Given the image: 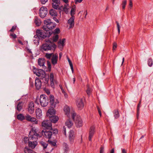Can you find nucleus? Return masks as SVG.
Returning a JSON list of instances; mask_svg holds the SVG:
<instances>
[{"instance_id": "f257e3e1", "label": "nucleus", "mask_w": 153, "mask_h": 153, "mask_svg": "<svg viewBox=\"0 0 153 153\" xmlns=\"http://www.w3.org/2000/svg\"><path fill=\"white\" fill-rule=\"evenodd\" d=\"M41 131L38 128L34 127L32 128V130L29 133V138L30 140L37 141L38 138L41 137Z\"/></svg>"}, {"instance_id": "f03ea898", "label": "nucleus", "mask_w": 153, "mask_h": 153, "mask_svg": "<svg viewBox=\"0 0 153 153\" xmlns=\"http://www.w3.org/2000/svg\"><path fill=\"white\" fill-rule=\"evenodd\" d=\"M44 25L42 27V29L45 31L48 32L55 28L56 24L51 21L50 19H47L44 21Z\"/></svg>"}, {"instance_id": "7ed1b4c3", "label": "nucleus", "mask_w": 153, "mask_h": 153, "mask_svg": "<svg viewBox=\"0 0 153 153\" xmlns=\"http://www.w3.org/2000/svg\"><path fill=\"white\" fill-rule=\"evenodd\" d=\"M52 32H48L46 31H44L37 29L36 32V35H35L34 37L36 38L38 37L40 39H44L46 37H49L51 35Z\"/></svg>"}, {"instance_id": "20e7f679", "label": "nucleus", "mask_w": 153, "mask_h": 153, "mask_svg": "<svg viewBox=\"0 0 153 153\" xmlns=\"http://www.w3.org/2000/svg\"><path fill=\"white\" fill-rule=\"evenodd\" d=\"M56 47V46L54 43L50 42L49 44L46 43L42 44L41 48V50L43 52L54 50Z\"/></svg>"}, {"instance_id": "39448f33", "label": "nucleus", "mask_w": 153, "mask_h": 153, "mask_svg": "<svg viewBox=\"0 0 153 153\" xmlns=\"http://www.w3.org/2000/svg\"><path fill=\"white\" fill-rule=\"evenodd\" d=\"M72 117L74 120H75V124L77 127H80L82 125V120L79 116H76V114L74 111L71 112Z\"/></svg>"}, {"instance_id": "423d86ee", "label": "nucleus", "mask_w": 153, "mask_h": 153, "mask_svg": "<svg viewBox=\"0 0 153 153\" xmlns=\"http://www.w3.org/2000/svg\"><path fill=\"white\" fill-rule=\"evenodd\" d=\"M33 71L34 74L40 78L44 77L46 76L45 73L43 70L38 69L35 67H33Z\"/></svg>"}, {"instance_id": "0eeeda50", "label": "nucleus", "mask_w": 153, "mask_h": 153, "mask_svg": "<svg viewBox=\"0 0 153 153\" xmlns=\"http://www.w3.org/2000/svg\"><path fill=\"white\" fill-rule=\"evenodd\" d=\"M40 103L42 107L47 106L48 103V100L46 95L42 94L40 95L39 99Z\"/></svg>"}, {"instance_id": "6e6552de", "label": "nucleus", "mask_w": 153, "mask_h": 153, "mask_svg": "<svg viewBox=\"0 0 153 153\" xmlns=\"http://www.w3.org/2000/svg\"><path fill=\"white\" fill-rule=\"evenodd\" d=\"M48 13V10L47 7H42L39 9V14L42 18L45 17Z\"/></svg>"}, {"instance_id": "1a4fd4ad", "label": "nucleus", "mask_w": 153, "mask_h": 153, "mask_svg": "<svg viewBox=\"0 0 153 153\" xmlns=\"http://www.w3.org/2000/svg\"><path fill=\"white\" fill-rule=\"evenodd\" d=\"M42 127L47 129L51 128L52 124L49 120L43 121L42 123Z\"/></svg>"}, {"instance_id": "9d476101", "label": "nucleus", "mask_w": 153, "mask_h": 153, "mask_svg": "<svg viewBox=\"0 0 153 153\" xmlns=\"http://www.w3.org/2000/svg\"><path fill=\"white\" fill-rule=\"evenodd\" d=\"M25 119L28 121L32 123H33L35 124H37L38 123V121L36 120V118L32 117L28 114H26L25 116Z\"/></svg>"}, {"instance_id": "9b49d317", "label": "nucleus", "mask_w": 153, "mask_h": 153, "mask_svg": "<svg viewBox=\"0 0 153 153\" xmlns=\"http://www.w3.org/2000/svg\"><path fill=\"white\" fill-rule=\"evenodd\" d=\"M53 7L55 9L60 10L59 5L60 1L59 0H52Z\"/></svg>"}, {"instance_id": "f8f14e48", "label": "nucleus", "mask_w": 153, "mask_h": 153, "mask_svg": "<svg viewBox=\"0 0 153 153\" xmlns=\"http://www.w3.org/2000/svg\"><path fill=\"white\" fill-rule=\"evenodd\" d=\"M69 139L71 144H72L74 142V140L75 137L74 131L71 130L69 133Z\"/></svg>"}, {"instance_id": "ddd939ff", "label": "nucleus", "mask_w": 153, "mask_h": 153, "mask_svg": "<svg viewBox=\"0 0 153 153\" xmlns=\"http://www.w3.org/2000/svg\"><path fill=\"white\" fill-rule=\"evenodd\" d=\"M76 105L79 109L80 110L82 109L84 105L82 99V98L78 99L76 101Z\"/></svg>"}, {"instance_id": "4468645a", "label": "nucleus", "mask_w": 153, "mask_h": 153, "mask_svg": "<svg viewBox=\"0 0 153 153\" xmlns=\"http://www.w3.org/2000/svg\"><path fill=\"white\" fill-rule=\"evenodd\" d=\"M95 132V127L94 126H91L90 127L88 139L89 141H91V138L93 136Z\"/></svg>"}, {"instance_id": "2eb2a0df", "label": "nucleus", "mask_w": 153, "mask_h": 153, "mask_svg": "<svg viewBox=\"0 0 153 153\" xmlns=\"http://www.w3.org/2000/svg\"><path fill=\"white\" fill-rule=\"evenodd\" d=\"M75 16H71L69 19L68 20V23L70 25L69 27V29L73 28L74 25Z\"/></svg>"}, {"instance_id": "dca6fc26", "label": "nucleus", "mask_w": 153, "mask_h": 153, "mask_svg": "<svg viewBox=\"0 0 153 153\" xmlns=\"http://www.w3.org/2000/svg\"><path fill=\"white\" fill-rule=\"evenodd\" d=\"M45 60L44 58H39L38 60V65L42 68L45 69L46 67L45 65Z\"/></svg>"}, {"instance_id": "f3484780", "label": "nucleus", "mask_w": 153, "mask_h": 153, "mask_svg": "<svg viewBox=\"0 0 153 153\" xmlns=\"http://www.w3.org/2000/svg\"><path fill=\"white\" fill-rule=\"evenodd\" d=\"M42 134L44 135V137L48 139L50 138L52 135V132L51 131L46 130L44 131H42Z\"/></svg>"}, {"instance_id": "a211bd4d", "label": "nucleus", "mask_w": 153, "mask_h": 153, "mask_svg": "<svg viewBox=\"0 0 153 153\" xmlns=\"http://www.w3.org/2000/svg\"><path fill=\"white\" fill-rule=\"evenodd\" d=\"M66 39L65 38L62 39V40L60 39L59 41L58 42V47L60 50H62L65 45L64 44L65 42Z\"/></svg>"}, {"instance_id": "6ab92c4d", "label": "nucleus", "mask_w": 153, "mask_h": 153, "mask_svg": "<svg viewBox=\"0 0 153 153\" xmlns=\"http://www.w3.org/2000/svg\"><path fill=\"white\" fill-rule=\"evenodd\" d=\"M34 104L33 102H30L28 105V111L30 114H32L34 112Z\"/></svg>"}, {"instance_id": "aec40b11", "label": "nucleus", "mask_w": 153, "mask_h": 153, "mask_svg": "<svg viewBox=\"0 0 153 153\" xmlns=\"http://www.w3.org/2000/svg\"><path fill=\"white\" fill-rule=\"evenodd\" d=\"M35 84L36 89L37 90L39 89L41 86V82L38 78H36Z\"/></svg>"}, {"instance_id": "412c9836", "label": "nucleus", "mask_w": 153, "mask_h": 153, "mask_svg": "<svg viewBox=\"0 0 153 153\" xmlns=\"http://www.w3.org/2000/svg\"><path fill=\"white\" fill-rule=\"evenodd\" d=\"M49 120L50 121V122L54 123H56L59 120V118L58 117L55 116H53L49 117Z\"/></svg>"}, {"instance_id": "4be33fe9", "label": "nucleus", "mask_w": 153, "mask_h": 153, "mask_svg": "<svg viewBox=\"0 0 153 153\" xmlns=\"http://www.w3.org/2000/svg\"><path fill=\"white\" fill-rule=\"evenodd\" d=\"M55 113V111L53 108H50L48 111L47 115V117H49L53 116H54Z\"/></svg>"}, {"instance_id": "5701e85b", "label": "nucleus", "mask_w": 153, "mask_h": 153, "mask_svg": "<svg viewBox=\"0 0 153 153\" xmlns=\"http://www.w3.org/2000/svg\"><path fill=\"white\" fill-rule=\"evenodd\" d=\"M64 110L65 114L67 115V116L69 118L70 117V114L71 115V112L73 111H71V112H70V108L68 106H65L64 107Z\"/></svg>"}, {"instance_id": "b1692460", "label": "nucleus", "mask_w": 153, "mask_h": 153, "mask_svg": "<svg viewBox=\"0 0 153 153\" xmlns=\"http://www.w3.org/2000/svg\"><path fill=\"white\" fill-rule=\"evenodd\" d=\"M50 102L52 107H55L56 103L54 102V98L53 95H50Z\"/></svg>"}, {"instance_id": "393cba45", "label": "nucleus", "mask_w": 153, "mask_h": 153, "mask_svg": "<svg viewBox=\"0 0 153 153\" xmlns=\"http://www.w3.org/2000/svg\"><path fill=\"white\" fill-rule=\"evenodd\" d=\"M36 116L37 119H40L42 116V111L39 108H37L36 111Z\"/></svg>"}, {"instance_id": "a878e982", "label": "nucleus", "mask_w": 153, "mask_h": 153, "mask_svg": "<svg viewBox=\"0 0 153 153\" xmlns=\"http://www.w3.org/2000/svg\"><path fill=\"white\" fill-rule=\"evenodd\" d=\"M37 144V141H29L28 145L32 149H34L35 147Z\"/></svg>"}, {"instance_id": "bb28decb", "label": "nucleus", "mask_w": 153, "mask_h": 153, "mask_svg": "<svg viewBox=\"0 0 153 153\" xmlns=\"http://www.w3.org/2000/svg\"><path fill=\"white\" fill-rule=\"evenodd\" d=\"M65 125L69 128H70L73 125V123L70 120V119L67 120L65 123Z\"/></svg>"}, {"instance_id": "cd10ccee", "label": "nucleus", "mask_w": 153, "mask_h": 153, "mask_svg": "<svg viewBox=\"0 0 153 153\" xmlns=\"http://www.w3.org/2000/svg\"><path fill=\"white\" fill-rule=\"evenodd\" d=\"M24 103L22 102H19L16 108L19 111H20L22 109Z\"/></svg>"}, {"instance_id": "c85d7f7f", "label": "nucleus", "mask_w": 153, "mask_h": 153, "mask_svg": "<svg viewBox=\"0 0 153 153\" xmlns=\"http://www.w3.org/2000/svg\"><path fill=\"white\" fill-rule=\"evenodd\" d=\"M46 57H58V54L56 53L54 54L53 53H46L45 55Z\"/></svg>"}, {"instance_id": "c756f323", "label": "nucleus", "mask_w": 153, "mask_h": 153, "mask_svg": "<svg viewBox=\"0 0 153 153\" xmlns=\"http://www.w3.org/2000/svg\"><path fill=\"white\" fill-rule=\"evenodd\" d=\"M113 113L115 119H117L120 117L119 113L118 110H114L113 111Z\"/></svg>"}, {"instance_id": "7c9ffc66", "label": "nucleus", "mask_w": 153, "mask_h": 153, "mask_svg": "<svg viewBox=\"0 0 153 153\" xmlns=\"http://www.w3.org/2000/svg\"><path fill=\"white\" fill-rule=\"evenodd\" d=\"M50 14L52 16H56L57 15V13L55 10L51 9L49 11Z\"/></svg>"}, {"instance_id": "2f4dec72", "label": "nucleus", "mask_w": 153, "mask_h": 153, "mask_svg": "<svg viewBox=\"0 0 153 153\" xmlns=\"http://www.w3.org/2000/svg\"><path fill=\"white\" fill-rule=\"evenodd\" d=\"M63 146L65 152L67 153L69 149L68 145L66 143H63Z\"/></svg>"}, {"instance_id": "473e14b6", "label": "nucleus", "mask_w": 153, "mask_h": 153, "mask_svg": "<svg viewBox=\"0 0 153 153\" xmlns=\"http://www.w3.org/2000/svg\"><path fill=\"white\" fill-rule=\"evenodd\" d=\"M51 31L52 33H51V35L53 33L54 35L56 34L59 33L60 32V29L58 28H57L54 30L53 31L52 30H51V31H49V32Z\"/></svg>"}, {"instance_id": "72a5a7b5", "label": "nucleus", "mask_w": 153, "mask_h": 153, "mask_svg": "<svg viewBox=\"0 0 153 153\" xmlns=\"http://www.w3.org/2000/svg\"><path fill=\"white\" fill-rule=\"evenodd\" d=\"M17 118L19 120L22 121L25 119V117L24 116L23 114H20L17 115Z\"/></svg>"}, {"instance_id": "f704fd0d", "label": "nucleus", "mask_w": 153, "mask_h": 153, "mask_svg": "<svg viewBox=\"0 0 153 153\" xmlns=\"http://www.w3.org/2000/svg\"><path fill=\"white\" fill-rule=\"evenodd\" d=\"M34 22L38 26H39L41 24V22L39 19L37 17H35V18Z\"/></svg>"}, {"instance_id": "c9c22d12", "label": "nucleus", "mask_w": 153, "mask_h": 153, "mask_svg": "<svg viewBox=\"0 0 153 153\" xmlns=\"http://www.w3.org/2000/svg\"><path fill=\"white\" fill-rule=\"evenodd\" d=\"M67 59H68V61L69 62V64L70 66L71 69L72 71V73H73L74 70V68H73V66L72 63V62H71V60H70V59H69V58H67Z\"/></svg>"}, {"instance_id": "e433bc0d", "label": "nucleus", "mask_w": 153, "mask_h": 153, "mask_svg": "<svg viewBox=\"0 0 153 153\" xmlns=\"http://www.w3.org/2000/svg\"><path fill=\"white\" fill-rule=\"evenodd\" d=\"M40 79H42V82H44L45 84L48 83L49 80V77H46L45 76L44 77L40 78Z\"/></svg>"}, {"instance_id": "4c0bfd02", "label": "nucleus", "mask_w": 153, "mask_h": 153, "mask_svg": "<svg viewBox=\"0 0 153 153\" xmlns=\"http://www.w3.org/2000/svg\"><path fill=\"white\" fill-rule=\"evenodd\" d=\"M87 89L86 90V92L88 95L89 96L92 91L91 89L90 88L89 85H87Z\"/></svg>"}, {"instance_id": "58836bf2", "label": "nucleus", "mask_w": 153, "mask_h": 153, "mask_svg": "<svg viewBox=\"0 0 153 153\" xmlns=\"http://www.w3.org/2000/svg\"><path fill=\"white\" fill-rule=\"evenodd\" d=\"M24 151L25 153H35V152L32 150L29 149L27 148H25Z\"/></svg>"}, {"instance_id": "ea45409f", "label": "nucleus", "mask_w": 153, "mask_h": 153, "mask_svg": "<svg viewBox=\"0 0 153 153\" xmlns=\"http://www.w3.org/2000/svg\"><path fill=\"white\" fill-rule=\"evenodd\" d=\"M153 64V59L151 58H149L148 61V65L149 66L151 67L152 65Z\"/></svg>"}, {"instance_id": "a19ab883", "label": "nucleus", "mask_w": 153, "mask_h": 153, "mask_svg": "<svg viewBox=\"0 0 153 153\" xmlns=\"http://www.w3.org/2000/svg\"><path fill=\"white\" fill-rule=\"evenodd\" d=\"M59 39V35L56 34L53 37V42H56Z\"/></svg>"}, {"instance_id": "79ce46f5", "label": "nucleus", "mask_w": 153, "mask_h": 153, "mask_svg": "<svg viewBox=\"0 0 153 153\" xmlns=\"http://www.w3.org/2000/svg\"><path fill=\"white\" fill-rule=\"evenodd\" d=\"M49 129L50 130V131H52V135L54 134L55 135L56 134L58 133V130L56 129H53L52 128V127H51V128H50Z\"/></svg>"}, {"instance_id": "37998d69", "label": "nucleus", "mask_w": 153, "mask_h": 153, "mask_svg": "<svg viewBox=\"0 0 153 153\" xmlns=\"http://www.w3.org/2000/svg\"><path fill=\"white\" fill-rule=\"evenodd\" d=\"M57 58H52L51 59V62L52 64L55 65L57 63Z\"/></svg>"}, {"instance_id": "c03bdc74", "label": "nucleus", "mask_w": 153, "mask_h": 153, "mask_svg": "<svg viewBox=\"0 0 153 153\" xmlns=\"http://www.w3.org/2000/svg\"><path fill=\"white\" fill-rule=\"evenodd\" d=\"M47 65L48 66V69L47 71L50 72L51 71V62L48 61H47Z\"/></svg>"}, {"instance_id": "a18cd8bd", "label": "nucleus", "mask_w": 153, "mask_h": 153, "mask_svg": "<svg viewBox=\"0 0 153 153\" xmlns=\"http://www.w3.org/2000/svg\"><path fill=\"white\" fill-rule=\"evenodd\" d=\"M127 4V1L124 0L123 1L122 3V7L123 9H124L125 7V6Z\"/></svg>"}, {"instance_id": "49530a36", "label": "nucleus", "mask_w": 153, "mask_h": 153, "mask_svg": "<svg viewBox=\"0 0 153 153\" xmlns=\"http://www.w3.org/2000/svg\"><path fill=\"white\" fill-rule=\"evenodd\" d=\"M41 143L42 145L43 146L44 149H45L47 148L48 145V144L47 143L43 141H42Z\"/></svg>"}, {"instance_id": "de8ad7c7", "label": "nucleus", "mask_w": 153, "mask_h": 153, "mask_svg": "<svg viewBox=\"0 0 153 153\" xmlns=\"http://www.w3.org/2000/svg\"><path fill=\"white\" fill-rule=\"evenodd\" d=\"M48 141L49 144L53 146H55L56 144V143L55 141H52L49 140H48Z\"/></svg>"}, {"instance_id": "09e8293b", "label": "nucleus", "mask_w": 153, "mask_h": 153, "mask_svg": "<svg viewBox=\"0 0 153 153\" xmlns=\"http://www.w3.org/2000/svg\"><path fill=\"white\" fill-rule=\"evenodd\" d=\"M75 8L72 7L71 8V16H74V15L75 14Z\"/></svg>"}, {"instance_id": "8fccbe9b", "label": "nucleus", "mask_w": 153, "mask_h": 153, "mask_svg": "<svg viewBox=\"0 0 153 153\" xmlns=\"http://www.w3.org/2000/svg\"><path fill=\"white\" fill-rule=\"evenodd\" d=\"M116 22L117 24V30H118V33H119V34H120V25L119 24V23L118 22L116 21Z\"/></svg>"}, {"instance_id": "3c124183", "label": "nucleus", "mask_w": 153, "mask_h": 153, "mask_svg": "<svg viewBox=\"0 0 153 153\" xmlns=\"http://www.w3.org/2000/svg\"><path fill=\"white\" fill-rule=\"evenodd\" d=\"M117 44L115 42L113 43V51L115 50L117 48Z\"/></svg>"}, {"instance_id": "603ef678", "label": "nucleus", "mask_w": 153, "mask_h": 153, "mask_svg": "<svg viewBox=\"0 0 153 153\" xmlns=\"http://www.w3.org/2000/svg\"><path fill=\"white\" fill-rule=\"evenodd\" d=\"M50 79L51 81H54V76L52 73H51L50 74Z\"/></svg>"}, {"instance_id": "864d4df0", "label": "nucleus", "mask_w": 153, "mask_h": 153, "mask_svg": "<svg viewBox=\"0 0 153 153\" xmlns=\"http://www.w3.org/2000/svg\"><path fill=\"white\" fill-rule=\"evenodd\" d=\"M17 26L16 25H14L13 26L11 29L10 30V31L11 32H13L14 30L16 29Z\"/></svg>"}, {"instance_id": "5fc2aeb1", "label": "nucleus", "mask_w": 153, "mask_h": 153, "mask_svg": "<svg viewBox=\"0 0 153 153\" xmlns=\"http://www.w3.org/2000/svg\"><path fill=\"white\" fill-rule=\"evenodd\" d=\"M141 104H139V103L138 104V106H137V117H138L139 115V110H140V105Z\"/></svg>"}, {"instance_id": "6e6d98bb", "label": "nucleus", "mask_w": 153, "mask_h": 153, "mask_svg": "<svg viewBox=\"0 0 153 153\" xmlns=\"http://www.w3.org/2000/svg\"><path fill=\"white\" fill-rule=\"evenodd\" d=\"M141 104H139V103L138 104V106H137V117H138L139 115V110H140V105Z\"/></svg>"}, {"instance_id": "4d7b16f0", "label": "nucleus", "mask_w": 153, "mask_h": 153, "mask_svg": "<svg viewBox=\"0 0 153 153\" xmlns=\"http://www.w3.org/2000/svg\"><path fill=\"white\" fill-rule=\"evenodd\" d=\"M10 36L13 39H15L16 38V35L14 33H10Z\"/></svg>"}, {"instance_id": "13d9d810", "label": "nucleus", "mask_w": 153, "mask_h": 153, "mask_svg": "<svg viewBox=\"0 0 153 153\" xmlns=\"http://www.w3.org/2000/svg\"><path fill=\"white\" fill-rule=\"evenodd\" d=\"M63 132L65 135H66V128L65 126H64L63 127Z\"/></svg>"}, {"instance_id": "bf43d9fd", "label": "nucleus", "mask_w": 153, "mask_h": 153, "mask_svg": "<svg viewBox=\"0 0 153 153\" xmlns=\"http://www.w3.org/2000/svg\"><path fill=\"white\" fill-rule=\"evenodd\" d=\"M51 85L52 88H54V81H51Z\"/></svg>"}, {"instance_id": "052dcab7", "label": "nucleus", "mask_w": 153, "mask_h": 153, "mask_svg": "<svg viewBox=\"0 0 153 153\" xmlns=\"http://www.w3.org/2000/svg\"><path fill=\"white\" fill-rule=\"evenodd\" d=\"M55 16H54L53 17V19L56 21L57 23H59V20H58L56 17Z\"/></svg>"}, {"instance_id": "680f3d73", "label": "nucleus", "mask_w": 153, "mask_h": 153, "mask_svg": "<svg viewBox=\"0 0 153 153\" xmlns=\"http://www.w3.org/2000/svg\"><path fill=\"white\" fill-rule=\"evenodd\" d=\"M48 0H41V3L42 4H45L47 1Z\"/></svg>"}, {"instance_id": "e2e57ef3", "label": "nucleus", "mask_w": 153, "mask_h": 153, "mask_svg": "<svg viewBox=\"0 0 153 153\" xmlns=\"http://www.w3.org/2000/svg\"><path fill=\"white\" fill-rule=\"evenodd\" d=\"M129 6L131 7V8L133 6L132 5V1L131 0H129Z\"/></svg>"}, {"instance_id": "0e129e2a", "label": "nucleus", "mask_w": 153, "mask_h": 153, "mask_svg": "<svg viewBox=\"0 0 153 153\" xmlns=\"http://www.w3.org/2000/svg\"><path fill=\"white\" fill-rule=\"evenodd\" d=\"M104 150V147H101L100 153H103Z\"/></svg>"}, {"instance_id": "69168bd1", "label": "nucleus", "mask_w": 153, "mask_h": 153, "mask_svg": "<svg viewBox=\"0 0 153 153\" xmlns=\"http://www.w3.org/2000/svg\"><path fill=\"white\" fill-rule=\"evenodd\" d=\"M83 0H75V3L76 4L77 2L80 3Z\"/></svg>"}, {"instance_id": "338daca9", "label": "nucleus", "mask_w": 153, "mask_h": 153, "mask_svg": "<svg viewBox=\"0 0 153 153\" xmlns=\"http://www.w3.org/2000/svg\"><path fill=\"white\" fill-rule=\"evenodd\" d=\"M68 5H64V7L63 9L64 10H68V8H67V6Z\"/></svg>"}, {"instance_id": "774afa93", "label": "nucleus", "mask_w": 153, "mask_h": 153, "mask_svg": "<svg viewBox=\"0 0 153 153\" xmlns=\"http://www.w3.org/2000/svg\"><path fill=\"white\" fill-rule=\"evenodd\" d=\"M122 153H127L126 151L124 149H122Z\"/></svg>"}]
</instances>
